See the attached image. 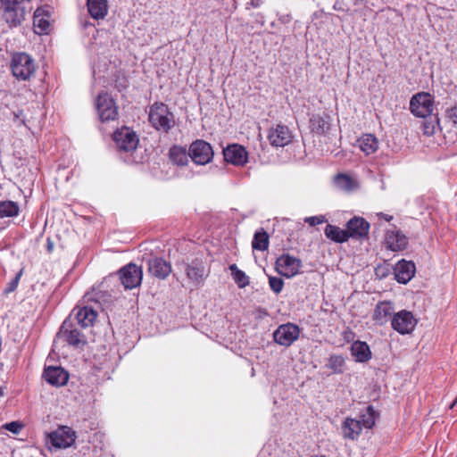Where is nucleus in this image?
Here are the masks:
<instances>
[{
	"mask_svg": "<svg viewBox=\"0 0 457 457\" xmlns=\"http://www.w3.org/2000/svg\"><path fill=\"white\" fill-rule=\"evenodd\" d=\"M76 432L67 426L59 427L55 431L49 434L50 443L55 448H68L76 440Z\"/></svg>",
	"mask_w": 457,
	"mask_h": 457,
	"instance_id": "nucleus-14",
	"label": "nucleus"
},
{
	"mask_svg": "<svg viewBox=\"0 0 457 457\" xmlns=\"http://www.w3.org/2000/svg\"><path fill=\"white\" fill-rule=\"evenodd\" d=\"M43 377L46 381L54 386H62L69 380L68 372L62 367L48 366L45 368Z\"/></svg>",
	"mask_w": 457,
	"mask_h": 457,
	"instance_id": "nucleus-18",
	"label": "nucleus"
},
{
	"mask_svg": "<svg viewBox=\"0 0 457 457\" xmlns=\"http://www.w3.org/2000/svg\"><path fill=\"white\" fill-rule=\"evenodd\" d=\"M169 157L173 164L185 166L188 162L189 152L183 146L173 145L170 148Z\"/></svg>",
	"mask_w": 457,
	"mask_h": 457,
	"instance_id": "nucleus-29",
	"label": "nucleus"
},
{
	"mask_svg": "<svg viewBox=\"0 0 457 457\" xmlns=\"http://www.w3.org/2000/svg\"><path fill=\"white\" fill-rule=\"evenodd\" d=\"M269 285H270V289L275 294H279L283 289L284 281L281 278L270 276V277H269Z\"/></svg>",
	"mask_w": 457,
	"mask_h": 457,
	"instance_id": "nucleus-38",
	"label": "nucleus"
},
{
	"mask_svg": "<svg viewBox=\"0 0 457 457\" xmlns=\"http://www.w3.org/2000/svg\"><path fill=\"white\" fill-rule=\"evenodd\" d=\"M361 428L362 426L360 420L350 418H347L342 426L344 436L351 440H354L359 436Z\"/></svg>",
	"mask_w": 457,
	"mask_h": 457,
	"instance_id": "nucleus-28",
	"label": "nucleus"
},
{
	"mask_svg": "<svg viewBox=\"0 0 457 457\" xmlns=\"http://www.w3.org/2000/svg\"><path fill=\"white\" fill-rule=\"evenodd\" d=\"M379 142L373 134H364L357 140V146L366 155L374 154L378 149Z\"/></svg>",
	"mask_w": 457,
	"mask_h": 457,
	"instance_id": "nucleus-26",
	"label": "nucleus"
},
{
	"mask_svg": "<svg viewBox=\"0 0 457 457\" xmlns=\"http://www.w3.org/2000/svg\"><path fill=\"white\" fill-rule=\"evenodd\" d=\"M112 140L120 152H133L137 149L139 137L132 129L123 126L117 129L112 134Z\"/></svg>",
	"mask_w": 457,
	"mask_h": 457,
	"instance_id": "nucleus-6",
	"label": "nucleus"
},
{
	"mask_svg": "<svg viewBox=\"0 0 457 457\" xmlns=\"http://www.w3.org/2000/svg\"><path fill=\"white\" fill-rule=\"evenodd\" d=\"M387 247L392 251H401L406 248L408 238L401 231H387L386 237Z\"/></svg>",
	"mask_w": 457,
	"mask_h": 457,
	"instance_id": "nucleus-23",
	"label": "nucleus"
},
{
	"mask_svg": "<svg viewBox=\"0 0 457 457\" xmlns=\"http://www.w3.org/2000/svg\"><path fill=\"white\" fill-rule=\"evenodd\" d=\"M119 87V90H121V88H126L127 85L126 83H120V85L117 86Z\"/></svg>",
	"mask_w": 457,
	"mask_h": 457,
	"instance_id": "nucleus-46",
	"label": "nucleus"
},
{
	"mask_svg": "<svg viewBox=\"0 0 457 457\" xmlns=\"http://www.w3.org/2000/svg\"><path fill=\"white\" fill-rule=\"evenodd\" d=\"M324 232L328 238L336 243H345L349 239L347 229H342L337 226L328 224Z\"/></svg>",
	"mask_w": 457,
	"mask_h": 457,
	"instance_id": "nucleus-30",
	"label": "nucleus"
},
{
	"mask_svg": "<svg viewBox=\"0 0 457 457\" xmlns=\"http://www.w3.org/2000/svg\"><path fill=\"white\" fill-rule=\"evenodd\" d=\"M147 270L153 277L165 279L171 272V265L161 257H153L147 261Z\"/></svg>",
	"mask_w": 457,
	"mask_h": 457,
	"instance_id": "nucleus-19",
	"label": "nucleus"
},
{
	"mask_svg": "<svg viewBox=\"0 0 457 457\" xmlns=\"http://www.w3.org/2000/svg\"><path fill=\"white\" fill-rule=\"evenodd\" d=\"M433 97L428 93H418L410 101V110L417 117L426 118L432 114Z\"/></svg>",
	"mask_w": 457,
	"mask_h": 457,
	"instance_id": "nucleus-9",
	"label": "nucleus"
},
{
	"mask_svg": "<svg viewBox=\"0 0 457 457\" xmlns=\"http://www.w3.org/2000/svg\"><path fill=\"white\" fill-rule=\"evenodd\" d=\"M148 120L161 133L168 134L175 126V117L167 104L155 102L149 107Z\"/></svg>",
	"mask_w": 457,
	"mask_h": 457,
	"instance_id": "nucleus-1",
	"label": "nucleus"
},
{
	"mask_svg": "<svg viewBox=\"0 0 457 457\" xmlns=\"http://www.w3.org/2000/svg\"><path fill=\"white\" fill-rule=\"evenodd\" d=\"M0 12L10 28L21 26L26 17L25 8L18 0H0Z\"/></svg>",
	"mask_w": 457,
	"mask_h": 457,
	"instance_id": "nucleus-2",
	"label": "nucleus"
},
{
	"mask_svg": "<svg viewBox=\"0 0 457 457\" xmlns=\"http://www.w3.org/2000/svg\"><path fill=\"white\" fill-rule=\"evenodd\" d=\"M456 402H457V399H455V400L452 403V404L450 405V408H451V409H452V408H453V406L455 405Z\"/></svg>",
	"mask_w": 457,
	"mask_h": 457,
	"instance_id": "nucleus-48",
	"label": "nucleus"
},
{
	"mask_svg": "<svg viewBox=\"0 0 457 457\" xmlns=\"http://www.w3.org/2000/svg\"><path fill=\"white\" fill-rule=\"evenodd\" d=\"M12 114H13V121L14 122H19L17 124L18 126H20V125L27 126L26 125L25 117H24V114H23V110L14 111L12 112Z\"/></svg>",
	"mask_w": 457,
	"mask_h": 457,
	"instance_id": "nucleus-41",
	"label": "nucleus"
},
{
	"mask_svg": "<svg viewBox=\"0 0 457 457\" xmlns=\"http://www.w3.org/2000/svg\"><path fill=\"white\" fill-rule=\"evenodd\" d=\"M11 70L17 79L27 80L36 71V65L33 58L28 54L17 53L12 58Z\"/></svg>",
	"mask_w": 457,
	"mask_h": 457,
	"instance_id": "nucleus-4",
	"label": "nucleus"
},
{
	"mask_svg": "<svg viewBox=\"0 0 457 457\" xmlns=\"http://www.w3.org/2000/svg\"><path fill=\"white\" fill-rule=\"evenodd\" d=\"M4 395V390L2 387H0V397Z\"/></svg>",
	"mask_w": 457,
	"mask_h": 457,
	"instance_id": "nucleus-50",
	"label": "nucleus"
},
{
	"mask_svg": "<svg viewBox=\"0 0 457 457\" xmlns=\"http://www.w3.org/2000/svg\"><path fill=\"white\" fill-rule=\"evenodd\" d=\"M310 126L312 130L318 135L325 134L329 129L328 122L319 114H314L311 117Z\"/></svg>",
	"mask_w": 457,
	"mask_h": 457,
	"instance_id": "nucleus-34",
	"label": "nucleus"
},
{
	"mask_svg": "<svg viewBox=\"0 0 457 457\" xmlns=\"http://www.w3.org/2000/svg\"><path fill=\"white\" fill-rule=\"evenodd\" d=\"M96 109L102 122L114 120L118 117V106L112 97L106 92L98 95Z\"/></svg>",
	"mask_w": 457,
	"mask_h": 457,
	"instance_id": "nucleus-7",
	"label": "nucleus"
},
{
	"mask_svg": "<svg viewBox=\"0 0 457 457\" xmlns=\"http://www.w3.org/2000/svg\"><path fill=\"white\" fill-rule=\"evenodd\" d=\"M301 329L298 325L287 322L279 325L273 332V340L276 344L289 347L300 337Z\"/></svg>",
	"mask_w": 457,
	"mask_h": 457,
	"instance_id": "nucleus-8",
	"label": "nucleus"
},
{
	"mask_svg": "<svg viewBox=\"0 0 457 457\" xmlns=\"http://www.w3.org/2000/svg\"><path fill=\"white\" fill-rule=\"evenodd\" d=\"M435 120L436 121L437 124H439V118L437 117V115H435Z\"/></svg>",
	"mask_w": 457,
	"mask_h": 457,
	"instance_id": "nucleus-49",
	"label": "nucleus"
},
{
	"mask_svg": "<svg viewBox=\"0 0 457 457\" xmlns=\"http://www.w3.org/2000/svg\"><path fill=\"white\" fill-rule=\"evenodd\" d=\"M59 340H62L67 345L74 348H82L87 344V339L84 334H82L76 325L71 320V316H69L62 324L57 335L56 343Z\"/></svg>",
	"mask_w": 457,
	"mask_h": 457,
	"instance_id": "nucleus-3",
	"label": "nucleus"
},
{
	"mask_svg": "<svg viewBox=\"0 0 457 457\" xmlns=\"http://www.w3.org/2000/svg\"><path fill=\"white\" fill-rule=\"evenodd\" d=\"M352 355L358 362H367L371 359V351L369 345L363 341H354L351 345Z\"/></svg>",
	"mask_w": 457,
	"mask_h": 457,
	"instance_id": "nucleus-24",
	"label": "nucleus"
},
{
	"mask_svg": "<svg viewBox=\"0 0 457 457\" xmlns=\"http://www.w3.org/2000/svg\"><path fill=\"white\" fill-rule=\"evenodd\" d=\"M33 26L37 34H47L50 28L48 15L42 8H37L33 16Z\"/></svg>",
	"mask_w": 457,
	"mask_h": 457,
	"instance_id": "nucleus-27",
	"label": "nucleus"
},
{
	"mask_svg": "<svg viewBox=\"0 0 457 457\" xmlns=\"http://www.w3.org/2000/svg\"><path fill=\"white\" fill-rule=\"evenodd\" d=\"M222 153L224 160L233 165L243 166L247 162L248 154L245 148L238 144L228 145Z\"/></svg>",
	"mask_w": 457,
	"mask_h": 457,
	"instance_id": "nucleus-16",
	"label": "nucleus"
},
{
	"mask_svg": "<svg viewBox=\"0 0 457 457\" xmlns=\"http://www.w3.org/2000/svg\"><path fill=\"white\" fill-rule=\"evenodd\" d=\"M394 311V305L390 302H378L374 309L372 319L376 324L383 326L388 320L392 321Z\"/></svg>",
	"mask_w": 457,
	"mask_h": 457,
	"instance_id": "nucleus-21",
	"label": "nucleus"
},
{
	"mask_svg": "<svg viewBox=\"0 0 457 457\" xmlns=\"http://www.w3.org/2000/svg\"><path fill=\"white\" fill-rule=\"evenodd\" d=\"M416 325L417 320L410 311L402 310L393 315L391 326L401 335L410 334Z\"/></svg>",
	"mask_w": 457,
	"mask_h": 457,
	"instance_id": "nucleus-12",
	"label": "nucleus"
},
{
	"mask_svg": "<svg viewBox=\"0 0 457 457\" xmlns=\"http://www.w3.org/2000/svg\"><path fill=\"white\" fill-rule=\"evenodd\" d=\"M378 417V413L375 411L374 407L372 405H369L366 408V411L360 416V421L361 426L366 428H372Z\"/></svg>",
	"mask_w": 457,
	"mask_h": 457,
	"instance_id": "nucleus-36",
	"label": "nucleus"
},
{
	"mask_svg": "<svg viewBox=\"0 0 457 457\" xmlns=\"http://www.w3.org/2000/svg\"><path fill=\"white\" fill-rule=\"evenodd\" d=\"M23 274V269H21L15 277L7 284V287L4 289L5 294H10L14 292L19 285L20 279Z\"/></svg>",
	"mask_w": 457,
	"mask_h": 457,
	"instance_id": "nucleus-40",
	"label": "nucleus"
},
{
	"mask_svg": "<svg viewBox=\"0 0 457 457\" xmlns=\"http://www.w3.org/2000/svg\"><path fill=\"white\" fill-rule=\"evenodd\" d=\"M48 247H49V249L52 248V244L50 242H49Z\"/></svg>",
	"mask_w": 457,
	"mask_h": 457,
	"instance_id": "nucleus-51",
	"label": "nucleus"
},
{
	"mask_svg": "<svg viewBox=\"0 0 457 457\" xmlns=\"http://www.w3.org/2000/svg\"><path fill=\"white\" fill-rule=\"evenodd\" d=\"M143 270L140 266L129 262L119 270V278L125 289H133L140 286Z\"/></svg>",
	"mask_w": 457,
	"mask_h": 457,
	"instance_id": "nucleus-10",
	"label": "nucleus"
},
{
	"mask_svg": "<svg viewBox=\"0 0 457 457\" xmlns=\"http://www.w3.org/2000/svg\"><path fill=\"white\" fill-rule=\"evenodd\" d=\"M305 222L309 223L311 226H315L317 224H321L324 222L323 216H312L305 219Z\"/></svg>",
	"mask_w": 457,
	"mask_h": 457,
	"instance_id": "nucleus-43",
	"label": "nucleus"
},
{
	"mask_svg": "<svg viewBox=\"0 0 457 457\" xmlns=\"http://www.w3.org/2000/svg\"><path fill=\"white\" fill-rule=\"evenodd\" d=\"M415 274V264L412 262L402 260L395 268V276L397 282L407 284Z\"/></svg>",
	"mask_w": 457,
	"mask_h": 457,
	"instance_id": "nucleus-22",
	"label": "nucleus"
},
{
	"mask_svg": "<svg viewBox=\"0 0 457 457\" xmlns=\"http://www.w3.org/2000/svg\"><path fill=\"white\" fill-rule=\"evenodd\" d=\"M301 268L302 261L287 253H283L276 261V270L287 278L299 274Z\"/></svg>",
	"mask_w": 457,
	"mask_h": 457,
	"instance_id": "nucleus-13",
	"label": "nucleus"
},
{
	"mask_svg": "<svg viewBox=\"0 0 457 457\" xmlns=\"http://www.w3.org/2000/svg\"><path fill=\"white\" fill-rule=\"evenodd\" d=\"M84 297L87 298V300H94L93 297L90 295V294L85 295Z\"/></svg>",
	"mask_w": 457,
	"mask_h": 457,
	"instance_id": "nucleus-47",
	"label": "nucleus"
},
{
	"mask_svg": "<svg viewBox=\"0 0 457 457\" xmlns=\"http://www.w3.org/2000/svg\"><path fill=\"white\" fill-rule=\"evenodd\" d=\"M261 4V0H251V5L253 7H259Z\"/></svg>",
	"mask_w": 457,
	"mask_h": 457,
	"instance_id": "nucleus-44",
	"label": "nucleus"
},
{
	"mask_svg": "<svg viewBox=\"0 0 457 457\" xmlns=\"http://www.w3.org/2000/svg\"><path fill=\"white\" fill-rule=\"evenodd\" d=\"M326 367L334 374H342L345 370V360L342 355L331 354L328 359Z\"/></svg>",
	"mask_w": 457,
	"mask_h": 457,
	"instance_id": "nucleus-31",
	"label": "nucleus"
},
{
	"mask_svg": "<svg viewBox=\"0 0 457 457\" xmlns=\"http://www.w3.org/2000/svg\"><path fill=\"white\" fill-rule=\"evenodd\" d=\"M212 145L202 139L194 141L189 146V157L198 165L209 163L213 158Z\"/></svg>",
	"mask_w": 457,
	"mask_h": 457,
	"instance_id": "nucleus-11",
	"label": "nucleus"
},
{
	"mask_svg": "<svg viewBox=\"0 0 457 457\" xmlns=\"http://www.w3.org/2000/svg\"><path fill=\"white\" fill-rule=\"evenodd\" d=\"M380 216L386 221H390L393 219V216L385 213H380Z\"/></svg>",
	"mask_w": 457,
	"mask_h": 457,
	"instance_id": "nucleus-45",
	"label": "nucleus"
},
{
	"mask_svg": "<svg viewBox=\"0 0 457 457\" xmlns=\"http://www.w3.org/2000/svg\"><path fill=\"white\" fill-rule=\"evenodd\" d=\"M349 238H364L368 237L370 224L363 218L353 217L346 223Z\"/></svg>",
	"mask_w": 457,
	"mask_h": 457,
	"instance_id": "nucleus-20",
	"label": "nucleus"
},
{
	"mask_svg": "<svg viewBox=\"0 0 457 457\" xmlns=\"http://www.w3.org/2000/svg\"><path fill=\"white\" fill-rule=\"evenodd\" d=\"M447 118L453 123L454 126H457V105L448 109L446 111Z\"/></svg>",
	"mask_w": 457,
	"mask_h": 457,
	"instance_id": "nucleus-42",
	"label": "nucleus"
},
{
	"mask_svg": "<svg viewBox=\"0 0 457 457\" xmlns=\"http://www.w3.org/2000/svg\"><path fill=\"white\" fill-rule=\"evenodd\" d=\"M19 205L13 201H1L0 202V217H15L19 214Z\"/></svg>",
	"mask_w": 457,
	"mask_h": 457,
	"instance_id": "nucleus-35",
	"label": "nucleus"
},
{
	"mask_svg": "<svg viewBox=\"0 0 457 457\" xmlns=\"http://www.w3.org/2000/svg\"><path fill=\"white\" fill-rule=\"evenodd\" d=\"M267 138L272 146L284 147L291 143L293 135L287 126L279 123L269 129Z\"/></svg>",
	"mask_w": 457,
	"mask_h": 457,
	"instance_id": "nucleus-15",
	"label": "nucleus"
},
{
	"mask_svg": "<svg viewBox=\"0 0 457 457\" xmlns=\"http://www.w3.org/2000/svg\"><path fill=\"white\" fill-rule=\"evenodd\" d=\"M185 272L188 283L195 287L202 286L209 276V268L201 257H195L185 263Z\"/></svg>",
	"mask_w": 457,
	"mask_h": 457,
	"instance_id": "nucleus-5",
	"label": "nucleus"
},
{
	"mask_svg": "<svg viewBox=\"0 0 457 457\" xmlns=\"http://www.w3.org/2000/svg\"><path fill=\"white\" fill-rule=\"evenodd\" d=\"M229 270H231L233 279L239 288H244L249 285V278L243 270H239L236 264H231Z\"/></svg>",
	"mask_w": 457,
	"mask_h": 457,
	"instance_id": "nucleus-37",
	"label": "nucleus"
},
{
	"mask_svg": "<svg viewBox=\"0 0 457 457\" xmlns=\"http://www.w3.org/2000/svg\"><path fill=\"white\" fill-rule=\"evenodd\" d=\"M269 246V236L267 232L261 228L257 230L252 241V247L253 250L264 251Z\"/></svg>",
	"mask_w": 457,
	"mask_h": 457,
	"instance_id": "nucleus-33",
	"label": "nucleus"
},
{
	"mask_svg": "<svg viewBox=\"0 0 457 457\" xmlns=\"http://www.w3.org/2000/svg\"><path fill=\"white\" fill-rule=\"evenodd\" d=\"M334 183L337 188L345 192H351L357 187L356 181L345 174L337 175Z\"/></svg>",
	"mask_w": 457,
	"mask_h": 457,
	"instance_id": "nucleus-32",
	"label": "nucleus"
},
{
	"mask_svg": "<svg viewBox=\"0 0 457 457\" xmlns=\"http://www.w3.org/2000/svg\"><path fill=\"white\" fill-rule=\"evenodd\" d=\"M87 11L95 20L104 19L108 12L107 0H87Z\"/></svg>",
	"mask_w": 457,
	"mask_h": 457,
	"instance_id": "nucleus-25",
	"label": "nucleus"
},
{
	"mask_svg": "<svg viewBox=\"0 0 457 457\" xmlns=\"http://www.w3.org/2000/svg\"><path fill=\"white\" fill-rule=\"evenodd\" d=\"M72 315H74V320H76L77 325L85 328L93 326L96 320L97 312L93 307L85 305L82 307H75L72 310L71 316Z\"/></svg>",
	"mask_w": 457,
	"mask_h": 457,
	"instance_id": "nucleus-17",
	"label": "nucleus"
},
{
	"mask_svg": "<svg viewBox=\"0 0 457 457\" xmlns=\"http://www.w3.org/2000/svg\"><path fill=\"white\" fill-rule=\"evenodd\" d=\"M23 427H24V425L21 421L15 420V421H11V422H7V423L4 424L2 426V428H4L14 435H18V434H20V432L21 431Z\"/></svg>",
	"mask_w": 457,
	"mask_h": 457,
	"instance_id": "nucleus-39",
	"label": "nucleus"
}]
</instances>
